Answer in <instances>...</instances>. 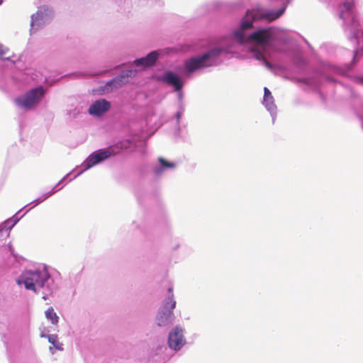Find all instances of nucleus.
<instances>
[{"mask_svg":"<svg viewBox=\"0 0 363 363\" xmlns=\"http://www.w3.org/2000/svg\"><path fill=\"white\" fill-rule=\"evenodd\" d=\"M49 279L46 272H26L21 277V280L18 284L23 283L26 289L41 294L42 298L46 300L52 293V289L48 284H45Z\"/></svg>","mask_w":363,"mask_h":363,"instance_id":"1","label":"nucleus"},{"mask_svg":"<svg viewBox=\"0 0 363 363\" xmlns=\"http://www.w3.org/2000/svg\"><path fill=\"white\" fill-rule=\"evenodd\" d=\"M253 20L248 18H245L240 25L239 30L234 32L235 38L240 43L255 42L259 44H265L272 38V31L270 28L262 29L252 33L249 35H245L244 31L252 27Z\"/></svg>","mask_w":363,"mask_h":363,"instance_id":"2","label":"nucleus"},{"mask_svg":"<svg viewBox=\"0 0 363 363\" xmlns=\"http://www.w3.org/2000/svg\"><path fill=\"white\" fill-rule=\"evenodd\" d=\"M45 94L43 86H38L26 92L23 96L15 99L16 104L26 109H31L36 106Z\"/></svg>","mask_w":363,"mask_h":363,"instance_id":"3","label":"nucleus"},{"mask_svg":"<svg viewBox=\"0 0 363 363\" xmlns=\"http://www.w3.org/2000/svg\"><path fill=\"white\" fill-rule=\"evenodd\" d=\"M220 52V49L216 48L209 50L201 56L190 58L185 61V68L188 72H192L196 69L205 67L208 65L206 64L208 60L216 57Z\"/></svg>","mask_w":363,"mask_h":363,"instance_id":"4","label":"nucleus"},{"mask_svg":"<svg viewBox=\"0 0 363 363\" xmlns=\"http://www.w3.org/2000/svg\"><path fill=\"white\" fill-rule=\"evenodd\" d=\"M169 296L164 303V311L157 318V325L163 326L172 321L174 318L173 309L176 306V301L174 300L173 289L169 288Z\"/></svg>","mask_w":363,"mask_h":363,"instance_id":"5","label":"nucleus"},{"mask_svg":"<svg viewBox=\"0 0 363 363\" xmlns=\"http://www.w3.org/2000/svg\"><path fill=\"white\" fill-rule=\"evenodd\" d=\"M284 12V9H281L277 11H270L267 13H260L257 10L248 11L246 13L245 18H251L253 21H258L261 19H266L272 22L279 18Z\"/></svg>","mask_w":363,"mask_h":363,"instance_id":"6","label":"nucleus"},{"mask_svg":"<svg viewBox=\"0 0 363 363\" xmlns=\"http://www.w3.org/2000/svg\"><path fill=\"white\" fill-rule=\"evenodd\" d=\"M111 155L108 149H101L91 154L84 162L85 169H89L101 162L108 159Z\"/></svg>","mask_w":363,"mask_h":363,"instance_id":"7","label":"nucleus"},{"mask_svg":"<svg viewBox=\"0 0 363 363\" xmlns=\"http://www.w3.org/2000/svg\"><path fill=\"white\" fill-rule=\"evenodd\" d=\"M186 341L183 335V330L176 327L174 330L169 333L168 338V344L170 348L174 350H179Z\"/></svg>","mask_w":363,"mask_h":363,"instance_id":"8","label":"nucleus"},{"mask_svg":"<svg viewBox=\"0 0 363 363\" xmlns=\"http://www.w3.org/2000/svg\"><path fill=\"white\" fill-rule=\"evenodd\" d=\"M111 108V104L106 99H99L94 101L89 108V114L95 116H101Z\"/></svg>","mask_w":363,"mask_h":363,"instance_id":"9","label":"nucleus"},{"mask_svg":"<svg viewBox=\"0 0 363 363\" xmlns=\"http://www.w3.org/2000/svg\"><path fill=\"white\" fill-rule=\"evenodd\" d=\"M158 57L156 51L149 53L146 57L137 59L134 61L136 66H143L144 67H151L155 65Z\"/></svg>","mask_w":363,"mask_h":363,"instance_id":"10","label":"nucleus"},{"mask_svg":"<svg viewBox=\"0 0 363 363\" xmlns=\"http://www.w3.org/2000/svg\"><path fill=\"white\" fill-rule=\"evenodd\" d=\"M164 81L168 84L172 85L177 91H179L182 88V83L180 78L172 72H167L165 74Z\"/></svg>","mask_w":363,"mask_h":363,"instance_id":"11","label":"nucleus"},{"mask_svg":"<svg viewBox=\"0 0 363 363\" xmlns=\"http://www.w3.org/2000/svg\"><path fill=\"white\" fill-rule=\"evenodd\" d=\"M135 71H129L128 74H121L119 77L112 79L110 82V84L113 86L114 88L121 87L122 85L125 84L128 82V77H132L135 75Z\"/></svg>","mask_w":363,"mask_h":363,"instance_id":"12","label":"nucleus"},{"mask_svg":"<svg viewBox=\"0 0 363 363\" xmlns=\"http://www.w3.org/2000/svg\"><path fill=\"white\" fill-rule=\"evenodd\" d=\"M45 317L48 320H49L52 324L56 325L58 323L59 317L55 312L53 308L50 307L45 312Z\"/></svg>","mask_w":363,"mask_h":363,"instance_id":"13","label":"nucleus"},{"mask_svg":"<svg viewBox=\"0 0 363 363\" xmlns=\"http://www.w3.org/2000/svg\"><path fill=\"white\" fill-rule=\"evenodd\" d=\"M41 337H47L48 341L55 347V349L58 350H63V345L62 343L58 342V338L57 335H41Z\"/></svg>","mask_w":363,"mask_h":363,"instance_id":"14","label":"nucleus"},{"mask_svg":"<svg viewBox=\"0 0 363 363\" xmlns=\"http://www.w3.org/2000/svg\"><path fill=\"white\" fill-rule=\"evenodd\" d=\"M159 161L164 168H174L176 166L174 163L169 162L162 157H160Z\"/></svg>","mask_w":363,"mask_h":363,"instance_id":"15","label":"nucleus"},{"mask_svg":"<svg viewBox=\"0 0 363 363\" xmlns=\"http://www.w3.org/2000/svg\"><path fill=\"white\" fill-rule=\"evenodd\" d=\"M264 101L272 103L273 97L272 96L270 91L267 87H264Z\"/></svg>","mask_w":363,"mask_h":363,"instance_id":"16","label":"nucleus"},{"mask_svg":"<svg viewBox=\"0 0 363 363\" xmlns=\"http://www.w3.org/2000/svg\"><path fill=\"white\" fill-rule=\"evenodd\" d=\"M8 49L5 48L3 45H0V58L8 59L9 57L6 56Z\"/></svg>","mask_w":363,"mask_h":363,"instance_id":"17","label":"nucleus"},{"mask_svg":"<svg viewBox=\"0 0 363 363\" xmlns=\"http://www.w3.org/2000/svg\"><path fill=\"white\" fill-rule=\"evenodd\" d=\"M343 6L347 11H350L354 7L353 2H345L343 4Z\"/></svg>","mask_w":363,"mask_h":363,"instance_id":"18","label":"nucleus"},{"mask_svg":"<svg viewBox=\"0 0 363 363\" xmlns=\"http://www.w3.org/2000/svg\"><path fill=\"white\" fill-rule=\"evenodd\" d=\"M264 62L267 67L271 68V64L268 61L264 60Z\"/></svg>","mask_w":363,"mask_h":363,"instance_id":"19","label":"nucleus"}]
</instances>
